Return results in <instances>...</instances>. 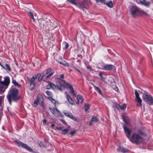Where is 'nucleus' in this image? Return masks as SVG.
<instances>
[{"label": "nucleus", "instance_id": "nucleus-1", "mask_svg": "<svg viewBox=\"0 0 153 153\" xmlns=\"http://www.w3.org/2000/svg\"><path fill=\"white\" fill-rule=\"evenodd\" d=\"M123 120L126 123V125L123 126V129L126 137L132 143L136 144H139L143 142V139L137 134L134 133L130 137L131 130L128 127L131 126L130 121L126 120L124 117H123Z\"/></svg>", "mask_w": 153, "mask_h": 153}, {"label": "nucleus", "instance_id": "nucleus-2", "mask_svg": "<svg viewBox=\"0 0 153 153\" xmlns=\"http://www.w3.org/2000/svg\"><path fill=\"white\" fill-rule=\"evenodd\" d=\"M64 77V74H62L60 75V78H58V81L56 83V85L58 89L60 90H62L64 89V86H65L67 88H69L70 89L73 95L76 97V94L75 92L72 85L69 83H66L65 82L61 79V78H63Z\"/></svg>", "mask_w": 153, "mask_h": 153}, {"label": "nucleus", "instance_id": "nucleus-3", "mask_svg": "<svg viewBox=\"0 0 153 153\" xmlns=\"http://www.w3.org/2000/svg\"><path fill=\"white\" fill-rule=\"evenodd\" d=\"M18 92L17 89L13 88L10 91L7 95V98L10 104L12 100L15 101L19 99V97L18 96Z\"/></svg>", "mask_w": 153, "mask_h": 153}, {"label": "nucleus", "instance_id": "nucleus-4", "mask_svg": "<svg viewBox=\"0 0 153 153\" xmlns=\"http://www.w3.org/2000/svg\"><path fill=\"white\" fill-rule=\"evenodd\" d=\"M10 82V78L8 76L5 77L3 81L0 80V83L1 84V85H0V92L3 93L4 91Z\"/></svg>", "mask_w": 153, "mask_h": 153}, {"label": "nucleus", "instance_id": "nucleus-5", "mask_svg": "<svg viewBox=\"0 0 153 153\" xmlns=\"http://www.w3.org/2000/svg\"><path fill=\"white\" fill-rule=\"evenodd\" d=\"M143 101L146 102L149 105H152L153 104V98L150 95L147 93L143 94Z\"/></svg>", "mask_w": 153, "mask_h": 153}, {"label": "nucleus", "instance_id": "nucleus-6", "mask_svg": "<svg viewBox=\"0 0 153 153\" xmlns=\"http://www.w3.org/2000/svg\"><path fill=\"white\" fill-rule=\"evenodd\" d=\"M39 73H38L34 76L32 77L31 79L28 78V82L30 85L29 89L30 90H32L35 88L36 84L34 82L35 79H36Z\"/></svg>", "mask_w": 153, "mask_h": 153}, {"label": "nucleus", "instance_id": "nucleus-7", "mask_svg": "<svg viewBox=\"0 0 153 153\" xmlns=\"http://www.w3.org/2000/svg\"><path fill=\"white\" fill-rule=\"evenodd\" d=\"M15 143L18 146L22 147L29 152H31L32 151V150L26 144L22 142L20 140H16L15 141Z\"/></svg>", "mask_w": 153, "mask_h": 153}, {"label": "nucleus", "instance_id": "nucleus-8", "mask_svg": "<svg viewBox=\"0 0 153 153\" xmlns=\"http://www.w3.org/2000/svg\"><path fill=\"white\" fill-rule=\"evenodd\" d=\"M135 102H137L136 105L138 106L142 107V100L139 97V95L137 90H135Z\"/></svg>", "mask_w": 153, "mask_h": 153}, {"label": "nucleus", "instance_id": "nucleus-9", "mask_svg": "<svg viewBox=\"0 0 153 153\" xmlns=\"http://www.w3.org/2000/svg\"><path fill=\"white\" fill-rule=\"evenodd\" d=\"M99 68L102 70H105L106 71L111 70L112 69L115 70V66L111 64H106L103 65L101 68Z\"/></svg>", "mask_w": 153, "mask_h": 153}, {"label": "nucleus", "instance_id": "nucleus-10", "mask_svg": "<svg viewBox=\"0 0 153 153\" xmlns=\"http://www.w3.org/2000/svg\"><path fill=\"white\" fill-rule=\"evenodd\" d=\"M131 13L134 17L136 16L139 13L140 10L136 6H132L131 10Z\"/></svg>", "mask_w": 153, "mask_h": 153}, {"label": "nucleus", "instance_id": "nucleus-11", "mask_svg": "<svg viewBox=\"0 0 153 153\" xmlns=\"http://www.w3.org/2000/svg\"><path fill=\"white\" fill-rule=\"evenodd\" d=\"M49 109L51 112L53 114L55 115L56 114H57V115L60 116L61 117H62V114L59 111L57 108H50Z\"/></svg>", "mask_w": 153, "mask_h": 153}, {"label": "nucleus", "instance_id": "nucleus-12", "mask_svg": "<svg viewBox=\"0 0 153 153\" xmlns=\"http://www.w3.org/2000/svg\"><path fill=\"white\" fill-rule=\"evenodd\" d=\"M64 114L65 116L68 117L69 118H70L74 121L76 122L77 121V119L75 117L73 116L72 114L70 112L68 111L64 112Z\"/></svg>", "mask_w": 153, "mask_h": 153}, {"label": "nucleus", "instance_id": "nucleus-13", "mask_svg": "<svg viewBox=\"0 0 153 153\" xmlns=\"http://www.w3.org/2000/svg\"><path fill=\"white\" fill-rule=\"evenodd\" d=\"M140 3L142 5L147 7H149L150 4V2L146 1V0H141L140 1Z\"/></svg>", "mask_w": 153, "mask_h": 153}, {"label": "nucleus", "instance_id": "nucleus-14", "mask_svg": "<svg viewBox=\"0 0 153 153\" xmlns=\"http://www.w3.org/2000/svg\"><path fill=\"white\" fill-rule=\"evenodd\" d=\"M37 101L42 106L43 105V98L41 94H38L37 97Z\"/></svg>", "mask_w": 153, "mask_h": 153}, {"label": "nucleus", "instance_id": "nucleus-15", "mask_svg": "<svg viewBox=\"0 0 153 153\" xmlns=\"http://www.w3.org/2000/svg\"><path fill=\"white\" fill-rule=\"evenodd\" d=\"M116 108L118 109H121L123 110H124L126 107V105L125 104H124L121 105H120L118 104H116Z\"/></svg>", "mask_w": 153, "mask_h": 153}, {"label": "nucleus", "instance_id": "nucleus-16", "mask_svg": "<svg viewBox=\"0 0 153 153\" xmlns=\"http://www.w3.org/2000/svg\"><path fill=\"white\" fill-rule=\"evenodd\" d=\"M65 93L66 94L67 98L69 102L71 104H74V102L70 96L68 95L67 92H65Z\"/></svg>", "mask_w": 153, "mask_h": 153}, {"label": "nucleus", "instance_id": "nucleus-17", "mask_svg": "<svg viewBox=\"0 0 153 153\" xmlns=\"http://www.w3.org/2000/svg\"><path fill=\"white\" fill-rule=\"evenodd\" d=\"M55 85L51 82H49L46 86V88L47 89H49L51 88L54 89L56 88Z\"/></svg>", "mask_w": 153, "mask_h": 153}, {"label": "nucleus", "instance_id": "nucleus-18", "mask_svg": "<svg viewBox=\"0 0 153 153\" xmlns=\"http://www.w3.org/2000/svg\"><path fill=\"white\" fill-rule=\"evenodd\" d=\"M118 151L121 152L123 153L128 152L129 150L124 147H119L117 149Z\"/></svg>", "mask_w": 153, "mask_h": 153}, {"label": "nucleus", "instance_id": "nucleus-19", "mask_svg": "<svg viewBox=\"0 0 153 153\" xmlns=\"http://www.w3.org/2000/svg\"><path fill=\"white\" fill-rule=\"evenodd\" d=\"M77 103H82V98L80 95H78L77 96Z\"/></svg>", "mask_w": 153, "mask_h": 153}, {"label": "nucleus", "instance_id": "nucleus-20", "mask_svg": "<svg viewBox=\"0 0 153 153\" xmlns=\"http://www.w3.org/2000/svg\"><path fill=\"white\" fill-rule=\"evenodd\" d=\"M45 73L43 72L41 74H40L39 75L38 79L39 82H40L42 81V78L45 75Z\"/></svg>", "mask_w": 153, "mask_h": 153}, {"label": "nucleus", "instance_id": "nucleus-21", "mask_svg": "<svg viewBox=\"0 0 153 153\" xmlns=\"http://www.w3.org/2000/svg\"><path fill=\"white\" fill-rule=\"evenodd\" d=\"M12 83L16 86L18 88H21V86L15 80H13L12 81Z\"/></svg>", "mask_w": 153, "mask_h": 153}, {"label": "nucleus", "instance_id": "nucleus-22", "mask_svg": "<svg viewBox=\"0 0 153 153\" xmlns=\"http://www.w3.org/2000/svg\"><path fill=\"white\" fill-rule=\"evenodd\" d=\"M104 4H106L108 7H112L113 6V4L111 1H110Z\"/></svg>", "mask_w": 153, "mask_h": 153}, {"label": "nucleus", "instance_id": "nucleus-23", "mask_svg": "<svg viewBox=\"0 0 153 153\" xmlns=\"http://www.w3.org/2000/svg\"><path fill=\"white\" fill-rule=\"evenodd\" d=\"M46 93L49 99L52 98L53 97L52 94L51 92L48 91H46Z\"/></svg>", "mask_w": 153, "mask_h": 153}, {"label": "nucleus", "instance_id": "nucleus-24", "mask_svg": "<svg viewBox=\"0 0 153 153\" xmlns=\"http://www.w3.org/2000/svg\"><path fill=\"white\" fill-rule=\"evenodd\" d=\"M91 122H97L98 121V119L96 117H92L91 119Z\"/></svg>", "mask_w": 153, "mask_h": 153}, {"label": "nucleus", "instance_id": "nucleus-25", "mask_svg": "<svg viewBox=\"0 0 153 153\" xmlns=\"http://www.w3.org/2000/svg\"><path fill=\"white\" fill-rule=\"evenodd\" d=\"M102 72H100L99 74V76L100 77V79H101L102 80V81H104L105 80V78H104V77H103L102 76Z\"/></svg>", "mask_w": 153, "mask_h": 153}, {"label": "nucleus", "instance_id": "nucleus-26", "mask_svg": "<svg viewBox=\"0 0 153 153\" xmlns=\"http://www.w3.org/2000/svg\"><path fill=\"white\" fill-rule=\"evenodd\" d=\"M63 45L64 46V48H63L64 49H66L69 46L68 44L66 42H64Z\"/></svg>", "mask_w": 153, "mask_h": 153}, {"label": "nucleus", "instance_id": "nucleus-27", "mask_svg": "<svg viewBox=\"0 0 153 153\" xmlns=\"http://www.w3.org/2000/svg\"><path fill=\"white\" fill-rule=\"evenodd\" d=\"M5 67L6 68V69L8 70L9 71H10L11 70V68L10 66L7 64H6L5 65Z\"/></svg>", "mask_w": 153, "mask_h": 153}, {"label": "nucleus", "instance_id": "nucleus-28", "mask_svg": "<svg viewBox=\"0 0 153 153\" xmlns=\"http://www.w3.org/2000/svg\"><path fill=\"white\" fill-rule=\"evenodd\" d=\"M139 13L142 15H144V16L148 15V14L146 12L144 11H140V12H139Z\"/></svg>", "mask_w": 153, "mask_h": 153}, {"label": "nucleus", "instance_id": "nucleus-29", "mask_svg": "<svg viewBox=\"0 0 153 153\" xmlns=\"http://www.w3.org/2000/svg\"><path fill=\"white\" fill-rule=\"evenodd\" d=\"M89 105L88 104H86L85 105V111H87L89 108Z\"/></svg>", "mask_w": 153, "mask_h": 153}, {"label": "nucleus", "instance_id": "nucleus-30", "mask_svg": "<svg viewBox=\"0 0 153 153\" xmlns=\"http://www.w3.org/2000/svg\"><path fill=\"white\" fill-rule=\"evenodd\" d=\"M97 3L100 2L102 4H105V0H95Z\"/></svg>", "mask_w": 153, "mask_h": 153}, {"label": "nucleus", "instance_id": "nucleus-31", "mask_svg": "<svg viewBox=\"0 0 153 153\" xmlns=\"http://www.w3.org/2000/svg\"><path fill=\"white\" fill-rule=\"evenodd\" d=\"M69 131L68 129H65L62 130V131L63 132V134H65L67 133Z\"/></svg>", "mask_w": 153, "mask_h": 153}, {"label": "nucleus", "instance_id": "nucleus-32", "mask_svg": "<svg viewBox=\"0 0 153 153\" xmlns=\"http://www.w3.org/2000/svg\"><path fill=\"white\" fill-rule=\"evenodd\" d=\"M53 74V72H51L46 76V79H48L49 78L50 76H52Z\"/></svg>", "mask_w": 153, "mask_h": 153}, {"label": "nucleus", "instance_id": "nucleus-33", "mask_svg": "<svg viewBox=\"0 0 153 153\" xmlns=\"http://www.w3.org/2000/svg\"><path fill=\"white\" fill-rule=\"evenodd\" d=\"M76 130H75L73 131H70L69 133V134L71 135V136H73L74 135V134L76 133Z\"/></svg>", "mask_w": 153, "mask_h": 153}, {"label": "nucleus", "instance_id": "nucleus-34", "mask_svg": "<svg viewBox=\"0 0 153 153\" xmlns=\"http://www.w3.org/2000/svg\"><path fill=\"white\" fill-rule=\"evenodd\" d=\"M137 132L141 135H143V132L141 129H139L138 130Z\"/></svg>", "mask_w": 153, "mask_h": 153}, {"label": "nucleus", "instance_id": "nucleus-35", "mask_svg": "<svg viewBox=\"0 0 153 153\" xmlns=\"http://www.w3.org/2000/svg\"><path fill=\"white\" fill-rule=\"evenodd\" d=\"M54 104H55L56 103V101L52 98L49 99Z\"/></svg>", "mask_w": 153, "mask_h": 153}, {"label": "nucleus", "instance_id": "nucleus-36", "mask_svg": "<svg viewBox=\"0 0 153 153\" xmlns=\"http://www.w3.org/2000/svg\"><path fill=\"white\" fill-rule=\"evenodd\" d=\"M4 97L2 96H0V106H1L2 102L3 100Z\"/></svg>", "mask_w": 153, "mask_h": 153}, {"label": "nucleus", "instance_id": "nucleus-37", "mask_svg": "<svg viewBox=\"0 0 153 153\" xmlns=\"http://www.w3.org/2000/svg\"><path fill=\"white\" fill-rule=\"evenodd\" d=\"M69 1L73 3L74 4H76V3L75 0H68Z\"/></svg>", "mask_w": 153, "mask_h": 153}, {"label": "nucleus", "instance_id": "nucleus-38", "mask_svg": "<svg viewBox=\"0 0 153 153\" xmlns=\"http://www.w3.org/2000/svg\"><path fill=\"white\" fill-rule=\"evenodd\" d=\"M62 65L66 66H68L69 65L68 63L65 61L63 62Z\"/></svg>", "mask_w": 153, "mask_h": 153}, {"label": "nucleus", "instance_id": "nucleus-39", "mask_svg": "<svg viewBox=\"0 0 153 153\" xmlns=\"http://www.w3.org/2000/svg\"><path fill=\"white\" fill-rule=\"evenodd\" d=\"M33 105L34 106L36 107L38 105L37 101L36 100L34 102Z\"/></svg>", "mask_w": 153, "mask_h": 153}, {"label": "nucleus", "instance_id": "nucleus-40", "mask_svg": "<svg viewBox=\"0 0 153 153\" xmlns=\"http://www.w3.org/2000/svg\"><path fill=\"white\" fill-rule=\"evenodd\" d=\"M51 68H48L46 74H48L49 73L51 72Z\"/></svg>", "mask_w": 153, "mask_h": 153}, {"label": "nucleus", "instance_id": "nucleus-41", "mask_svg": "<svg viewBox=\"0 0 153 153\" xmlns=\"http://www.w3.org/2000/svg\"><path fill=\"white\" fill-rule=\"evenodd\" d=\"M46 120L45 119L43 120V123L44 125H46Z\"/></svg>", "mask_w": 153, "mask_h": 153}, {"label": "nucleus", "instance_id": "nucleus-42", "mask_svg": "<svg viewBox=\"0 0 153 153\" xmlns=\"http://www.w3.org/2000/svg\"><path fill=\"white\" fill-rule=\"evenodd\" d=\"M100 94H102V92L100 90V89H99L97 91Z\"/></svg>", "mask_w": 153, "mask_h": 153}, {"label": "nucleus", "instance_id": "nucleus-43", "mask_svg": "<svg viewBox=\"0 0 153 153\" xmlns=\"http://www.w3.org/2000/svg\"><path fill=\"white\" fill-rule=\"evenodd\" d=\"M56 128H57V129L59 130H61L62 131V127H59L58 128L56 127Z\"/></svg>", "mask_w": 153, "mask_h": 153}, {"label": "nucleus", "instance_id": "nucleus-44", "mask_svg": "<svg viewBox=\"0 0 153 153\" xmlns=\"http://www.w3.org/2000/svg\"><path fill=\"white\" fill-rule=\"evenodd\" d=\"M74 69L77 71L79 72L80 73H81L79 69H78L77 68H74Z\"/></svg>", "mask_w": 153, "mask_h": 153}, {"label": "nucleus", "instance_id": "nucleus-45", "mask_svg": "<svg viewBox=\"0 0 153 153\" xmlns=\"http://www.w3.org/2000/svg\"><path fill=\"white\" fill-rule=\"evenodd\" d=\"M61 120V121L62 122H63L64 123H65V124H66V122L65 120H63L62 119V120Z\"/></svg>", "mask_w": 153, "mask_h": 153}, {"label": "nucleus", "instance_id": "nucleus-46", "mask_svg": "<svg viewBox=\"0 0 153 153\" xmlns=\"http://www.w3.org/2000/svg\"><path fill=\"white\" fill-rule=\"evenodd\" d=\"M95 88V90L97 91L99 89H100L98 87H97V86H95L94 87Z\"/></svg>", "mask_w": 153, "mask_h": 153}, {"label": "nucleus", "instance_id": "nucleus-47", "mask_svg": "<svg viewBox=\"0 0 153 153\" xmlns=\"http://www.w3.org/2000/svg\"><path fill=\"white\" fill-rule=\"evenodd\" d=\"M55 126V124L54 123H52L51 124V127L53 128Z\"/></svg>", "mask_w": 153, "mask_h": 153}, {"label": "nucleus", "instance_id": "nucleus-48", "mask_svg": "<svg viewBox=\"0 0 153 153\" xmlns=\"http://www.w3.org/2000/svg\"><path fill=\"white\" fill-rule=\"evenodd\" d=\"M29 13L30 14V16H31L32 15H33V13L31 12H29Z\"/></svg>", "mask_w": 153, "mask_h": 153}, {"label": "nucleus", "instance_id": "nucleus-49", "mask_svg": "<svg viewBox=\"0 0 153 153\" xmlns=\"http://www.w3.org/2000/svg\"><path fill=\"white\" fill-rule=\"evenodd\" d=\"M91 122H91H90V123H89L90 125L91 126L92 125V122Z\"/></svg>", "mask_w": 153, "mask_h": 153}, {"label": "nucleus", "instance_id": "nucleus-50", "mask_svg": "<svg viewBox=\"0 0 153 153\" xmlns=\"http://www.w3.org/2000/svg\"><path fill=\"white\" fill-rule=\"evenodd\" d=\"M32 19H33V22H35V20L34 17L33 18H32Z\"/></svg>", "mask_w": 153, "mask_h": 153}, {"label": "nucleus", "instance_id": "nucleus-51", "mask_svg": "<svg viewBox=\"0 0 153 153\" xmlns=\"http://www.w3.org/2000/svg\"><path fill=\"white\" fill-rule=\"evenodd\" d=\"M31 18L32 19V18H33L34 17L33 15H32L31 16Z\"/></svg>", "mask_w": 153, "mask_h": 153}, {"label": "nucleus", "instance_id": "nucleus-52", "mask_svg": "<svg viewBox=\"0 0 153 153\" xmlns=\"http://www.w3.org/2000/svg\"><path fill=\"white\" fill-rule=\"evenodd\" d=\"M59 63L61 64H62V62H59Z\"/></svg>", "mask_w": 153, "mask_h": 153}, {"label": "nucleus", "instance_id": "nucleus-53", "mask_svg": "<svg viewBox=\"0 0 153 153\" xmlns=\"http://www.w3.org/2000/svg\"><path fill=\"white\" fill-rule=\"evenodd\" d=\"M3 128V129H4V128Z\"/></svg>", "mask_w": 153, "mask_h": 153}, {"label": "nucleus", "instance_id": "nucleus-54", "mask_svg": "<svg viewBox=\"0 0 153 153\" xmlns=\"http://www.w3.org/2000/svg\"><path fill=\"white\" fill-rule=\"evenodd\" d=\"M153 2V0H152Z\"/></svg>", "mask_w": 153, "mask_h": 153}]
</instances>
